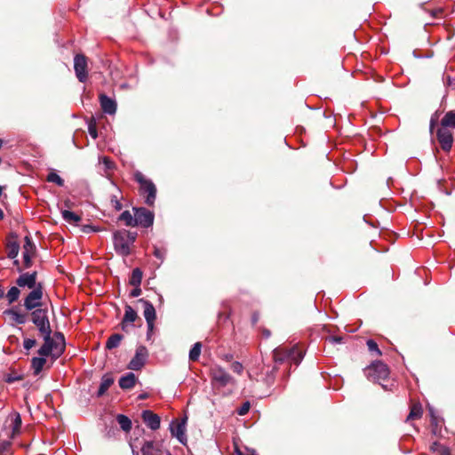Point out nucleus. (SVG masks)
Wrapping results in <instances>:
<instances>
[{
  "label": "nucleus",
  "mask_w": 455,
  "mask_h": 455,
  "mask_svg": "<svg viewBox=\"0 0 455 455\" xmlns=\"http://www.w3.org/2000/svg\"><path fill=\"white\" fill-rule=\"evenodd\" d=\"M437 140L440 143L442 149L445 152H449L453 144V135L447 127L438 128L436 131Z\"/></svg>",
  "instance_id": "f8f14e48"
},
{
  "label": "nucleus",
  "mask_w": 455,
  "mask_h": 455,
  "mask_svg": "<svg viewBox=\"0 0 455 455\" xmlns=\"http://www.w3.org/2000/svg\"><path fill=\"white\" fill-rule=\"evenodd\" d=\"M74 69L79 82L84 83L87 80V60L84 54H76L74 58Z\"/></svg>",
  "instance_id": "9b49d317"
},
{
  "label": "nucleus",
  "mask_w": 455,
  "mask_h": 455,
  "mask_svg": "<svg viewBox=\"0 0 455 455\" xmlns=\"http://www.w3.org/2000/svg\"><path fill=\"white\" fill-rule=\"evenodd\" d=\"M142 275V271L139 267L134 268L129 280L130 284L132 286H140Z\"/></svg>",
  "instance_id": "c756f323"
},
{
  "label": "nucleus",
  "mask_w": 455,
  "mask_h": 455,
  "mask_svg": "<svg viewBox=\"0 0 455 455\" xmlns=\"http://www.w3.org/2000/svg\"><path fill=\"white\" fill-rule=\"evenodd\" d=\"M20 294V291L19 290V288L15 286L11 287L6 294V299L9 304H12L13 302H15L19 299Z\"/></svg>",
  "instance_id": "f704fd0d"
},
{
  "label": "nucleus",
  "mask_w": 455,
  "mask_h": 455,
  "mask_svg": "<svg viewBox=\"0 0 455 455\" xmlns=\"http://www.w3.org/2000/svg\"><path fill=\"white\" fill-rule=\"evenodd\" d=\"M437 122H438V114L437 112H435L430 118V123H429V131H430V133H433L434 132V129L435 127L436 126L437 124Z\"/></svg>",
  "instance_id": "a18cd8bd"
},
{
  "label": "nucleus",
  "mask_w": 455,
  "mask_h": 455,
  "mask_svg": "<svg viewBox=\"0 0 455 455\" xmlns=\"http://www.w3.org/2000/svg\"><path fill=\"white\" fill-rule=\"evenodd\" d=\"M12 435L20 432L21 427V417L20 413L15 412L12 417Z\"/></svg>",
  "instance_id": "72a5a7b5"
},
{
  "label": "nucleus",
  "mask_w": 455,
  "mask_h": 455,
  "mask_svg": "<svg viewBox=\"0 0 455 455\" xmlns=\"http://www.w3.org/2000/svg\"><path fill=\"white\" fill-rule=\"evenodd\" d=\"M366 344L370 352L375 353L377 355H382L378 344L373 339H368Z\"/></svg>",
  "instance_id": "58836bf2"
},
{
  "label": "nucleus",
  "mask_w": 455,
  "mask_h": 455,
  "mask_svg": "<svg viewBox=\"0 0 455 455\" xmlns=\"http://www.w3.org/2000/svg\"><path fill=\"white\" fill-rule=\"evenodd\" d=\"M20 251V244L13 241L7 244V257L9 259H16Z\"/></svg>",
  "instance_id": "7c9ffc66"
},
{
  "label": "nucleus",
  "mask_w": 455,
  "mask_h": 455,
  "mask_svg": "<svg viewBox=\"0 0 455 455\" xmlns=\"http://www.w3.org/2000/svg\"><path fill=\"white\" fill-rule=\"evenodd\" d=\"M135 212V226H141L143 228H149L154 223V213L144 208H133Z\"/></svg>",
  "instance_id": "9d476101"
},
{
  "label": "nucleus",
  "mask_w": 455,
  "mask_h": 455,
  "mask_svg": "<svg viewBox=\"0 0 455 455\" xmlns=\"http://www.w3.org/2000/svg\"><path fill=\"white\" fill-rule=\"evenodd\" d=\"M148 357V351L145 346H139L136 348L135 355L128 363V369L140 371L146 363Z\"/></svg>",
  "instance_id": "1a4fd4ad"
},
{
  "label": "nucleus",
  "mask_w": 455,
  "mask_h": 455,
  "mask_svg": "<svg viewBox=\"0 0 455 455\" xmlns=\"http://www.w3.org/2000/svg\"><path fill=\"white\" fill-rule=\"evenodd\" d=\"M14 259V260H13V264H14L15 266H19V260H18L17 259Z\"/></svg>",
  "instance_id": "69168bd1"
},
{
  "label": "nucleus",
  "mask_w": 455,
  "mask_h": 455,
  "mask_svg": "<svg viewBox=\"0 0 455 455\" xmlns=\"http://www.w3.org/2000/svg\"><path fill=\"white\" fill-rule=\"evenodd\" d=\"M21 379V376L20 375H15V374H8L6 377H5V381L7 383H13L15 381H18V380H20Z\"/></svg>",
  "instance_id": "09e8293b"
},
{
  "label": "nucleus",
  "mask_w": 455,
  "mask_h": 455,
  "mask_svg": "<svg viewBox=\"0 0 455 455\" xmlns=\"http://www.w3.org/2000/svg\"><path fill=\"white\" fill-rule=\"evenodd\" d=\"M142 419L144 423L149 427L151 430H157L160 427L161 419L160 417L154 413L152 411L146 410L142 412Z\"/></svg>",
  "instance_id": "dca6fc26"
},
{
  "label": "nucleus",
  "mask_w": 455,
  "mask_h": 455,
  "mask_svg": "<svg viewBox=\"0 0 455 455\" xmlns=\"http://www.w3.org/2000/svg\"><path fill=\"white\" fill-rule=\"evenodd\" d=\"M258 319H259L258 315L257 314H253V315H252V323H257Z\"/></svg>",
  "instance_id": "bf43d9fd"
},
{
  "label": "nucleus",
  "mask_w": 455,
  "mask_h": 455,
  "mask_svg": "<svg viewBox=\"0 0 455 455\" xmlns=\"http://www.w3.org/2000/svg\"><path fill=\"white\" fill-rule=\"evenodd\" d=\"M186 420V419H183L180 422L173 420L170 424V431L172 435L176 437L178 441L182 444L187 443Z\"/></svg>",
  "instance_id": "ddd939ff"
},
{
  "label": "nucleus",
  "mask_w": 455,
  "mask_h": 455,
  "mask_svg": "<svg viewBox=\"0 0 455 455\" xmlns=\"http://www.w3.org/2000/svg\"><path fill=\"white\" fill-rule=\"evenodd\" d=\"M124 336L120 333L112 334L107 340L106 348L111 350L117 347L120 345Z\"/></svg>",
  "instance_id": "bb28decb"
},
{
  "label": "nucleus",
  "mask_w": 455,
  "mask_h": 455,
  "mask_svg": "<svg viewBox=\"0 0 455 455\" xmlns=\"http://www.w3.org/2000/svg\"><path fill=\"white\" fill-rule=\"evenodd\" d=\"M364 374L369 380L379 383L381 380L387 379L389 369L383 362L375 361L364 369Z\"/></svg>",
  "instance_id": "39448f33"
},
{
  "label": "nucleus",
  "mask_w": 455,
  "mask_h": 455,
  "mask_svg": "<svg viewBox=\"0 0 455 455\" xmlns=\"http://www.w3.org/2000/svg\"><path fill=\"white\" fill-rule=\"evenodd\" d=\"M138 303H141L143 305V315L147 322V325L149 326L150 329H154L156 314L153 304L150 301L146 300L144 299H140L138 300Z\"/></svg>",
  "instance_id": "2eb2a0df"
},
{
  "label": "nucleus",
  "mask_w": 455,
  "mask_h": 455,
  "mask_svg": "<svg viewBox=\"0 0 455 455\" xmlns=\"http://www.w3.org/2000/svg\"><path fill=\"white\" fill-rule=\"evenodd\" d=\"M100 103L104 113L114 115L116 112L117 105L116 100L106 94H100Z\"/></svg>",
  "instance_id": "a211bd4d"
},
{
  "label": "nucleus",
  "mask_w": 455,
  "mask_h": 455,
  "mask_svg": "<svg viewBox=\"0 0 455 455\" xmlns=\"http://www.w3.org/2000/svg\"><path fill=\"white\" fill-rule=\"evenodd\" d=\"M11 442L4 441L0 443V455H4L6 452H9L11 449Z\"/></svg>",
  "instance_id": "79ce46f5"
},
{
  "label": "nucleus",
  "mask_w": 455,
  "mask_h": 455,
  "mask_svg": "<svg viewBox=\"0 0 455 455\" xmlns=\"http://www.w3.org/2000/svg\"><path fill=\"white\" fill-rule=\"evenodd\" d=\"M304 355V351L297 345L291 348L279 347L273 351V357L275 363L288 362L293 363L296 366L301 363Z\"/></svg>",
  "instance_id": "f03ea898"
},
{
  "label": "nucleus",
  "mask_w": 455,
  "mask_h": 455,
  "mask_svg": "<svg viewBox=\"0 0 455 455\" xmlns=\"http://www.w3.org/2000/svg\"><path fill=\"white\" fill-rule=\"evenodd\" d=\"M2 145H3V140H0V148L2 147Z\"/></svg>",
  "instance_id": "774afa93"
},
{
  "label": "nucleus",
  "mask_w": 455,
  "mask_h": 455,
  "mask_svg": "<svg viewBox=\"0 0 455 455\" xmlns=\"http://www.w3.org/2000/svg\"><path fill=\"white\" fill-rule=\"evenodd\" d=\"M442 455H450V453L448 451H444L442 453Z\"/></svg>",
  "instance_id": "338daca9"
},
{
  "label": "nucleus",
  "mask_w": 455,
  "mask_h": 455,
  "mask_svg": "<svg viewBox=\"0 0 455 455\" xmlns=\"http://www.w3.org/2000/svg\"><path fill=\"white\" fill-rule=\"evenodd\" d=\"M36 343L35 339H25L23 341V347L26 350L31 349Z\"/></svg>",
  "instance_id": "de8ad7c7"
},
{
  "label": "nucleus",
  "mask_w": 455,
  "mask_h": 455,
  "mask_svg": "<svg viewBox=\"0 0 455 455\" xmlns=\"http://www.w3.org/2000/svg\"><path fill=\"white\" fill-rule=\"evenodd\" d=\"M116 421L124 432H129L132 429V420L127 416L124 414H118L116 416Z\"/></svg>",
  "instance_id": "cd10ccee"
},
{
  "label": "nucleus",
  "mask_w": 455,
  "mask_h": 455,
  "mask_svg": "<svg viewBox=\"0 0 455 455\" xmlns=\"http://www.w3.org/2000/svg\"><path fill=\"white\" fill-rule=\"evenodd\" d=\"M153 330H154V329H150V327H149V326H148V331H147V339H150L151 334H152V332H153Z\"/></svg>",
  "instance_id": "4d7b16f0"
},
{
  "label": "nucleus",
  "mask_w": 455,
  "mask_h": 455,
  "mask_svg": "<svg viewBox=\"0 0 455 455\" xmlns=\"http://www.w3.org/2000/svg\"><path fill=\"white\" fill-rule=\"evenodd\" d=\"M263 335L265 338H269L270 337V331L268 330H264L263 331Z\"/></svg>",
  "instance_id": "13d9d810"
},
{
  "label": "nucleus",
  "mask_w": 455,
  "mask_h": 455,
  "mask_svg": "<svg viewBox=\"0 0 455 455\" xmlns=\"http://www.w3.org/2000/svg\"><path fill=\"white\" fill-rule=\"evenodd\" d=\"M447 84L449 86H455V78L447 77Z\"/></svg>",
  "instance_id": "6e6d98bb"
},
{
  "label": "nucleus",
  "mask_w": 455,
  "mask_h": 455,
  "mask_svg": "<svg viewBox=\"0 0 455 455\" xmlns=\"http://www.w3.org/2000/svg\"><path fill=\"white\" fill-rule=\"evenodd\" d=\"M46 180L48 182H52L57 184L59 187L64 186V180L57 174L55 172H51L48 173Z\"/></svg>",
  "instance_id": "c9c22d12"
},
{
  "label": "nucleus",
  "mask_w": 455,
  "mask_h": 455,
  "mask_svg": "<svg viewBox=\"0 0 455 455\" xmlns=\"http://www.w3.org/2000/svg\"><path fill=\"white\" fill-rule=\"evenodd\" d=\"M231 369L234 372H236L237 374H241L243 371V366L239 362H234L231 365Z\"/></svg>",
  "instance_id": "49530a36"
},
{
  "label": "nucleus",
  "mask_w": 455,
  "mask_h": 455,
  "mask_svg": "<svg viewBox=\"0 0 455 455\" xmlns=\"http://www.w3.org/2000/svg\"><path fill=\"white\" fill-rule=\"evenodd\" d=\"M37 273L36 271L32 273H23L16 280V283L20 287H28L29 289H35L36 283Z\"/></svg>",
  "instance_id": "f3484780"
},
{
  "label": "nucleus",
  "mask_w": 455,
  "mask_h": 455,
  "mask_svg": "<svg viewBox=\"0 0 455 455\" xmlns=\"http://www.w3.org/2000/svg\"><path fill=\"white\" fill-rule=\"evenodd\" d=\"M427 409L430 416L431 425L433 426L434 428H437L439 424V419L436 416L435 410L430 405L427 406Z\"/></svg>",
  "instance_id": "e433bc0d"
},
{
  "label": "nucleus",
  "mask_w": 455,
  "mask_h": 455,
  "mask_svg": "<svg viewBox=\"0 0 455 455\" xmlns=\"http://www.w3.org/2000/svg\"><path fill=\"white\" fill-rule=\"evenodd\" d=\"M31 321L36 326L38 331L45 333L51 331V325L48 317V309L42 307L31 311Z\"/></svg>",
  "instance_id": "423d86ee"
},
{
  "label": "nucleus",
  "mask_w": 455,
  "mask_h": 455,
  "mask_svg": "<svg viewBox=\"0 0 455 455\" xmlns=\"http://www.w3.org/2000/svg\"><path fill=\"white\" fill-rule=\"evenodd\" d=\"M137 238L136 232L126 229L117 230L113 234V243L117 254L126 257L131 254V246Z\"/></svg>",
  "instance_id": "f257e3e1"
},
{
  "label": "nucleus",
  "mask_w": 455,
  "mask_h": 455,
  "mask_svg": "<svg viewBox=\"0 0 455 455\" xmlns=\"http://www.w3.org/2000/svg\"><path fill=\"white\" fill-rule=\"evenodd\" d=\"M423 413L422 407L420 404H414L411 406L409 415L406 418V421L414 420L421 418Z\"/></svg>",
  "instance_id": "c85d7f7f"
},
{
  "label": "nucleus",
  "mask_w": 455,
  "mask_h": 455,
  "mask_svg": "<svg viewBox=\"0 0 455 455\" xmlns=\"http://www.w3.org/2000/svg\"><path fill=\"white\" fill-rule=\"evenodd\" d=\"M250 408H251V403H250V402L246 401L237 409V411H236L237 414L240 416H243L248 413Z\"/></svg>",
  "instance_id": "ea45409f"
},
{
  "label": "nucleus",
  "mask_w": 455,
  "mask_h": 455,
  "mask_svg": "<svg viewBox=\"0 0 455 455\" xmlns=\"http://www.w3.org/2000/svg\"><path fill=\"white\" fill-rule=\"evenodd\" d=\"M132 455H140L139 451L137 450H135L132 446Z\"/></svg>",
  "instance_id": "680f3d73"
},
{
  "label": "nucleus",
  "mask_w": 455,
  "mask_h": 455,
  "mask_svg": "<svg viewBox=\"0 0 455 455\" xmlns=\"http://www.w3.org/2000/svg\"><path fill=\"white\" fill-rule=\"evenodd\" d=\"M154 256L156 257L157 259H159L161 261L164 260V251H163L162 250H160L159 248L157 247H155L154 248Z\"/></svg>",
  "instance_id": "3c124183"
},
{
  "label": "nucleus",
  "mask_w": 455,
  "mask_h": 455,
  "mask_svg": "<svg viewBox=\"0 0 455 455\" xmlns=\"http://www.w3.org/2000/svg\"><path fill=\"white\" fill-rule=\"evenodd\" d=\"M113 383L114 379L109 374L103 375L101 378L100 387L97 391V397H101Z\"/></svg>",
  "instance_id": "5701e85b"
},
{
  "label": "nucleus",
  "mask_w": 455,
  "mask_h": 455,
  "mask_svg": "<svg viewBox=\"0 0 455 455\" xmlns=\"http://www.w3.org/2000/svg\"><path fill=\"white\" fill-rule=\"evenodd\" d=\"M43 298L42 285L39 283L33 289L24 299V307L28 311H33L42 307L41 299Z\"/></svg>",
  "instance_id": "6e6552de"
},
{
  "label": "nucleus",
  "mask_w": 455,
  "mask_h": 455,
  "mask_svg": "<svg viewBox=\"0 0 455 455\" xmlns=\"http://www.w3.org/2000/svg\"><path fill=\"white\" fill-rule=\"evenodd\" d=\"M201 350H202V344L200 342H196L192 346L191 349L189 350V355H188L189 360L192 362L197 361L200 356Z\"/></svg>",
  "instance_id": "2f4dec72"
},
{
  "label": "nucleus",
  "mask_w": 455,
  "mask_h": 455,
  "mask_svg": "<svg viewBox=\"0 0 455 455\" xmlns=\"http://www.w3.org/2000/svg\"><path fill=\"white\" fill-rule=\"evenodd\" d=\"M61 216L63 220L69 224L78 225L82 220L81 216L68 210H62Z\"/></svg>",
  "instance_id": "b1692460"
},
{
  "label": "nucleus",
  "mask_w": 455,
  "mask_h": 455,
  "mask_svg": "<svg viewBox=\"0 0 455 455\" xmlns=\"http://www.w3.org/2000/svg\"><path fill=\"white\" fill-rule=\"evenodd\" d=\"M134 180L140 184V193L146 196L145 204L153 206L156 198V187L151 180L147 179L142 172L136 171Z\"/></svg>",
  "instance_id": "7ed1b4c3"
},
{
  "label": "nucleus",
  "mask_w": 455,
  "mask_h": 455,
  "mask_svg": "<svg viewBox=\"0 0 455 455\" xmlns=\"http://www.w3.org/2000/svg\"><path fill=\"white\" fill-rule=\"evenodd\" d=\"M345 338L343 336H329L325 338V340L330 342L331 344H342L344 343Z\"/></svg>",
  "instance_id": "a19ab883"
},
{
  "label": "nucleus",
  "mask_w": 455,
  "mask_h": 455,
  "mask_svg": "<svg viewBox=\"0 0 455 455\" xmlns=\"http://www.w3.org/2000/svg\"><path fill=\"white\" fill-rule=\"evenodd\" d=\"M82 230L84 233H91V232H96L97 231V228H94L93 226H91V225H84L83 228H82Z\"/></svg>",
  "instance_id": "5fc2aeb1"
},
{
  "label": "nucleus",
  "mask_w": 455,
  "mask_h": 455,
  "mask_svg": "<svg viewBox=\"0 0 455 455\" xmlns=\"http://www.w3.org/2000/svg\"><path fill=\"white\" fill-rule=\"evenodd\" d=\"M142 455H163V451L154 441H146L140 448Z\"/></svg>",
  "instance_id": "6ab92c4d"
},
{
  "label": "nucleus",
  "mask_w": 455,
  "mask_h": 455,
  "mask_svg": "<svg viewBox=\"0 0 455 455\" xmlns=\"http://www.w3.org/2000/svg\"><path fill=\"white\" fill-rule=\"evenodd\" d=\"M44 343L38 349L37 353L41 356H48L52 355L55 359L60 357L64 352L63 345H60L58 341L52 338V331L42 333Z\"/></svg>",
  "instance_id": "20e7f679"
},
{
  "label": "nucleus",
  "mask_w": 455,
  "mask_h": 455,
  "mask_svg": "<svg viewBox=\"0 0 455 455\" xmlns=\"http://www.w3.org/2000/svg\"><path fill=\"white\" fill-rule=\"evenodd\" d=\"M4 296V291L2 285L0 284V299H2Z\"/></svg>",
  "instance_id": "052dcab7"
},
{
  "label": "nucleus",
  "mask_w": 455,
  "mask_h": 455,
  "mask_svg": "<svg viewBox=\"0 0 455 455\" xmlns=\"http://www.w3.org/2000/svg\"><path fill=\"white\" fill-rule=\"evenodd\" d=\"M54 338H55L54 340L58 341L60 345H63V347H65V338H64L63 333H61L60 331H56L54 333Z\"/></svg>",
  "instance_id": "8fccbe9b"
},
{
  "label": "nucleus",
  "mask_w": 455,
  "mask_h": 455,
  "mask_svg": "<svg viewBox=\"0 0 455 455\" xmlns=\"http://www.w3.org/2000/svg\"><path fill=\"white\" fill-rule=\"evenodd\" d=\"M36 251L34 242L29 236H25L23 244V264L25 268H29L32 266V255Z\"/></svg>",
  "instance_id": "4468645a"
},
{
  "label": "nucleus",
  "mask_w": 455,
  "mask_h": 455,
  "mask_svg": "<svg viewBox=\"0 0 455 455\" xmlns=\"http://www.w3.org/2000/svg\"><path fill=\"white\" fill-rule=\"evenodd\" d=\"M137 381V378L133 372H128L122 376L118 381L119 387L124 389H132Z\"/></svg>",
  "instance_id": "4be33fe9"
},
{
  "label": "nucleus",
  "mask_w": 455,
  "mask_h": 455,
  "mask_svg": "<svg viewBox=\"0 0 455 455\" xmlns=\"http://www.w3.org/2000/svg\"><path fill=\"white\" fill-rule=\"evenodd\" d=\"M141 294V289L140 286H134V289L131 291L130 296L132 298L139 297Z\"/></svg>",
  "instance_id": "864d4df0"
},
{
  "label": "nucleus",
  "mask_w": 455,
  "mask_h": 455,
  "mask_svg": "<svg viewBox=\"0 0 455 455\" xmlns=\"http://www.w3.org/2000/svg\"><path fill=\"white\" fill-rule=\"evenodd\" d=\"M4 314L9 315L12 321H14L18 324H24L28 321V315L20 313L17 307H13L12 308L6 309Z\"/></svg>",
  "instance_id": "aec40b11"
},
{
  "label": "nucleus",
  "mask_w": 455,
  "mask_h": 455,
  "mask_svg": "<svg viewBox=\"0 0 455 455\" xmlns=\"http://www.w3.org/2000/svg\"><path fill=\"white\" fill-rule=\"evenodd\" d=\"M88 132L92 139L95 140L98 138V131H97L96 122L93 118L91 119L90 122L88 123Z\"/></svg>",
  "instance_id": "4c0bfd02"
},
{
  "label": "nucleus",
  "mask_w": 455,
  "mask_h": 455,
  "mask_svg": "<svg viewBox=\"0 0 455 455\" xmlns=\"http://www.w3.org/2000/svg\"><path fill=\"white\" fill-rule=\"evenodd\" d=\"M118 220L124 221L128 227H135V215L132 216L129 211L123 212Z\"/></svg>",
  "instance_id": "473e14b6"
},
{
  "label": "nucleus",
  "mask_w": 455,
  "mask_h": 455,
  "mask_svg": "<svg viewBox=\"0 0 455 455\" xmlns=\"http://www.w3.org/2000/svg\"><path fill=\"white\" fill-rule=\"evenodd\" d=\"M211 378L213 385L219 387H224L235 382L234 378L224 368L218 365L211 369Z\"/></svg>",
  "instance_id": "0eeeda50"
},
{
  "label": "nucleus",
  "mask_w": 455,
  "mask_h": 455,
  "mask_svg": "<svg viewBox=\"0 0 455 455\" xmlns=\"http://www.w3.org/2000/svg\"><path fill=\"white\" fill-rule=\"evenodd\" d=\"M137 317V312L130 305H126L124 307V315L121 323L122 330L126 331L127 323H134Z\"/></svg>",
  "instance_id": "412c9836"
},
{
  "label": "nucleus",
  "mask_w": 455,
  "mask_h": 455,
  "mask_svg": "<svg viewBox=\"0 0 455 455\" xmlns=\"http://www.w3.org/2000/svg\"><path fill=\"white\" fill-rule=\"evenodd\" d=\"M44 357L45 356L40 355V357H33L32 358L31 366H32L35 375H38L42 371V370L46 363V359Z\"/></svg>",
  "instance_id": "a878e982"
},
{
  "label": "nucleus",
  "mask_w": 455,
  "mask_h": 455,
  "mask_svg": "<svg viewBox=\"0 0 455 455\" xmlns=\"http://www.w3.org/2000/svg\"><path fill=\"white\" fill-rule=\"evenodd\" d=\"M235 455H244L239 449L235 448Z\"/></svg>",
  "instance_id": "e2e57ef3"
},
{
  "label": "nucleus",
  "mask_w": 455,
  "mask_h": 455,
  "mask_svg": "<svg viewBox=\"0 0 455 455\" xmlns=\"http://www.w3.org/2000/svg\"><path fill=\"white\" fill-rule=\"evenodd\" d=\"M4 218V213L3 210L0 208V220H3Z\"/></svg>",
  "instance_id": "0e129e2a"
},
{
  "label": "nucleus",
  "mask_w": 455,
  "mask_h": 455,
  "mask_svg": "<svg viewBox=\"0 0 455 455\" xmlns=\"http://www.w3.org/2000/svg\"><path fill=\"white\" fill-rule=\"evenodd\" d=\"M443 127L455 129V110L448 111L441 121Z\"/></svg>",
  "instance_id": "393cba45"
},
{
  "label": "nucleus",
  "mask_w": 455,
  "mask_h": 455,
  "mask_svg": "<svg viewBox=\"0 0 455 455\" xmlns=\"http://www.w3.org/2000/svg\"><path fill=\"white\" fill-rule=\"evenodd\" d=\"M110 201H111L112 206L116 211L122 210L123 204H121V202L119 201V199H118V197L116 196H112Z\"/></svg>",
  "instance_id": "c03bdc74"
},
{
  "label": "nucleus",
  "mask_w": 455,
  "mask_h": 455,
  "mask_svg": "<svg viewBox=\"0 0 455 455\" xmlns=\"http://www.w3.org/2000/svg\"><path fill=\"white\" fill-rule=\"evenodd\" d=\"M276 371H277V368L275 366H274L270 371L267 372L266 382L268 385H270L274 382L275 373Z\"/></svg>",
  "instance_id": "37998d69"
},
{
  "label": "nucleus",
  "mask_w": 455,
  "mask_h": 455,
  "mask_svg": "<svg viewBox=\"0 0 455 455\" xmlns=\"http://www.w3.org/2000/svg\"><path fill=\"white\" fill-rule=\"evenodd\" d=\"M102 163L106 166L107 169H112L113 168V163L108 156H104L102 158Z\"/></svg>",
  "instance_id": "603ef678"
}]
</instances>
